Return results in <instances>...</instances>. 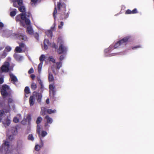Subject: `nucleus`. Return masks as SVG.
I'll list each match as a JSON object with an SVG mask.
<instances>
[{
  "label": "nucleus",
  "instance_id": "obj_1",
  "mask_svg": "<svg viewBox=\"0 0 154 154\" xmlns=\"http://www.w3.org/2000/svg\"><path fill=\"white\" fill-rule=\"evenodd\" d=\"M58 40L59 45L57 51V53L59 54L65 53L67 52V47L65 46L63 41L60 38H59Z\"/></svg>",
  "mask_w": 154,
  "mask_h": 154
},
{
  "label": "nucleus",
  "instance_id": "obj_2",
  "mask_svg": "<svg viewBox=\"0 0 154 154\" xmlns=\"http://www.w3.org/2000/svg\"><path fill=\"white\" fill-rule=\"evenodd\" d=\"M19 46H17L14 50V51L16 53L24 52L28 50V48L26 46L23 42L18 43Z\"/></svg>",
  "mask_w": 154,
  "mask_h": 154
},
{
  "label": "nucleus",
  "instance_id": "obj_3",
  "mask_svg": "<svg viewBox=\"0 0 154 154\" xmlns=\"http://www.w3.org/2000/svg\"><path fill=\"white\" fill-rule=\"evenodd\" d=\"M10 88L9 86L6 85H2V88L1 89V93L2 95L4 97L10 96V94L8 92Z\"/></svg>",
  "mask_w": 154,
  "mask_h": 154
},
{
  "label": "nucleus",
  "instance_id": "obj_4",
  "mask_svg": "<svg viewBox=\"0 0 154 154\" xmlns=\"http://www.w3.org/2000/svg\"><path fill=\"white\" fill-rule=\"evenodd\" d=\"M10 63L8 62H5L1 67V70L3 72H7L9 70Z\"/></svg>",
  "mask_w": 154,
  "mask_h": 154
},
{
  "label": "nucleus",
  "instance_id": "obj_5",
  "mask_svg": "<svg viewBox=\"0 0 154 154\" xmlns=\"http://www.w3.org/2000/svg\"><path fill=\"white\" fill-rule=\"evenodd\" d=\"M15 36L17 39L22 41H26L27 40V36L22 33L16 34Z\"/></svg>",
  "mask_w": 154,
  "mask_h": 154
},
{
  "label": "nucleus",
  "instance_id": "obj_6",
  "mask_svg": "<svg viewBox=\"0 0 154 154\" xmlns=\"http://www.w3.org/2000/svg\"><path fill=\"white\" fill-rule=\"evenodd\" d=\"M10 146V143L8 141L5 140L4 143L2 145L1 149L2 150L7 151L9 149Z\"/></svg>",
  "mask_w": 154,
  "mask_h": 154
},
{
  "label": "nucleus",
  "instance_id": "obj_7",
  "mask_svg": "<svg viewBox=\"0 0 154 154\" xmlns=\"http://www.w3.org/2000/svg\"><path fill=\"white\" fill-rule=\"evenodd\" d=\"M45 119L46 120V122L45 123L44 126L47 129H48L50 127L48 124L52 123L53 121V119L51 118L48 115L46 116L45 118Z\"/></svg>",
  "mask_w": 154,
  "mask_h": 154
},
{
  "label": "nucleus",
  "instance_id": "obj_8",
  "mask_svg": "<svg viewBox=\"0 0 154 154\" xmlns=\"http://www.w3.org/2000/svg\"><path fill=\"white\" fill-rule=\"evenodd\" d=\"M49 88L50 95H52L53 97H54L56 91L55 86L54 84H50L49 85Z\"/></svg>",
  "mask_w": 154,
  "mask_h": 154
},
{
  "label": "nucleus",
  "instance_id": "obj_9",
  "mask_svg": "<svg viewBox=\"0 0 154 154\" xmlns=\"http://www.w3.org/2000/svg\"><path fill=\"white\" fill-rule=\"evenodd\" d=\"M33 95L34 96V97H36L38 102L39 103L41 102V99L42 97V94L40 93L33 92Z\"/></svg>",
  "mask_w": 154,
  "mask_h": 154
},
{
  "label": "nucleus",
  "instance_id": "obj_10",
  "mask_svg": "<svg viewBox=\"0 0 154 154\" xmlns=\"http://www.w3.org/2000/svg\"><path fill=\"white\" fill-rule=\"evenodd\" d=\"M130 38L129 36H127L124 37L121 40L119 41V42L120 43L121 46H124L125 45L127 42Z\"/></svg>",
  "mask_w": 154,
  "mask_h": 154
},
{
  "label": "nucleus",
  "instance_id": "obj_11",
  "mask_svg": "<svg viewBox=\"0 0 154 154\" xmlns=\"http://www.w3.org/2000/svg\"><path fill=\"white\" fill-rule=\"evenodd\" d=\"M11 120L8 118V116L7 118L4 119V121L2 122V124L5 126V127L6 128L7 127L9 126L11 124Z\"/></svg>",
  "mask_w": 154,
  "mask_h": 154
},
{
  "label": "nucleus",
  "instance_id": "obj_12",
  "mask_svg": "<svg viewBox=\"0 0 154 154\" xmlns=\"http://www.w3.org/2000/svg\"><path fill=\"white\" fill-rule=\"evenodd\" d=\"M57 8L59 11L61 8H63L65 10L66 9V5L63 2H58L57 4Z\"/></svg>",
  "mask_w": 154,
  "mask_h": 154
},
{
  "label": "nucleus",
  "instance_id": "obj_13",
  "mask_svg": "<svg viewBox=\"0 0 154 154\" xmlns=\"http://www.w3.org/2000/svg\"><path fill=\"white\" fill-rule=\"evenodd\" d=\"M138 13V12L137 9L135 8L132 11H131L130 9H128L125 11V14H135Z\"/></svg>",
  "mask_w": 154,
  "mask_h": 154
},
{
  "label": "nucleus",
  "instance_id": "obj_14",
  "mask_svg": "<svg viewBox=\"0 0 154 154\" xmlns=\"http://www.w3.org/2000/svg\"><path fill=\"white\" fill-rule=\"evenodd\" d=\"M35 99L34 96H31L29 98V103L30 106H32L35 103Z\"/></svg>",
  "mask_w": 154,
  "mask_h": 154
},
{
  "label": "nucleus",
  "instance_id": "obj_15",
  "mask_svg": "<svg viewBox=\"0 0 154 154\" xmlns=\"http://www.w3.org/2000/svg\"><path fill=\"white\" fill-rule=\"evenodd\" d=\"M26 31L27 33L29 35H32L33 34L34 31L31 25H29L27 26Z\"/></svg>",
  "mask_w": 154,
  "mask_h": 154
},
{
  "label": "nucleus",
  "instance_id": "obj_16",
  "mask_svg": "<svg viewBox=\"0 0 154 154\" xmlns=\"http://www.w3.org/2000/svg\"><path fill=\"white\" fill-rule=\"evenodd\" d=\"M50 45V42L48 39H44V49L46 50L48 48V46Z\"/></svg>",
  "mask_w": 154,
  "mask_h": 154
},
{
  "label": "nucleus",
  "instance_id": "obj_17",
  "mask_svg": "<svg viewBox=\"0 0 154 154\" xmlns=\"http://www.w3.org/2000/svg\"><path fill=\"white\" fill-rule=\"evenodd\" d=\"M54 28V26L51 27V29L48 30L47 31L46 33V35L48 37H50L51 38L53 36V33H52V30H53Z\"/></svg>",
  "mask_w": 154,
  "mask_h": 154
},
{
  "label": "nucleus",
  "instance_id": "obj_18",
  "mask_svg": "<svg viewBox=\"0 0 154 154\" xmlns=\"http://www.w3.org/2000/svg\"><path fill=\"white\" fill-rule=\"evenodd\" d=\"M14 57L17 61H21L23 59L22 56L17 54H14Z\"/></svg>",
  "mask_w": 154,
  "mask_h": 154
},
{
  "label": "nucleus",
  "instance_id": "obj_19",
  "mask_svg": "<svg viewBox=\"0 0 154 154\" xmlns=\"http://www.w3.org/2000/svg\"><path fill=\"white\" fill-rule=\"evenodd\" d=\"M11 108L10 105H8L6 106L3 109V110L4 111L5 113H9L11 111Z\"/></svg>",
  "mask_w": 154,
  "mask_h": 154
},
{
  "label": "nucleus",
  "instance_id": "obj_20",
  "mask_svg": "<svg viewBox=\"0 0 154 154\" xmlns=\"http://www.w3.org/2000/svg\"><path fill=\"white\" fill-rule=\"evenodd\" d=\"M69 13L68 12L66 13L65 12H63L61 14V18L63 19H66L68 18L69 17Z\"/></svg>",
  "mask_w": 154,
  "mask_h": 154
},
{
  "label": "nucleus",
  "instance_id": "obj_21",
  "mask_svg": "<svg viewBox=\"0 0 154 154\" xmlns=\"http://www.w3.org/2000/svg\"><path fill=\"white\" fill-rule=\"evenodd\" d=\"M10 76L11 78V81L14 82H17L18 79L17 77L13 74H10Z\"/></svg>",
  "mask_w": 154,
  "mask_h": 154
},
{
  "label": "nucleus",
  "instance_id": "obj_22",
  "mask_svg": "<svg viewBox=\"0 0 154 154\" xmlns=\"http://www.w3.org/2000/svg\"><path fill=\"white\" fill-rule=\"evenodd\" d=\"M48 79L49 82H53L54 80V78L53 74L48 72Z\"/></svg>",
  "mask_w": 154,
  "mask_h": 154
},
{
  "label": "nucleus",
  "instance_id": "obj_23",
  "mask_svg": "<svg viewBox=\"0 0 154 154\" xmlns=\"http://www.w3.org/2000/svg\"><path fill=\"white\" fill-rule=\"evenodd\" d=\"M47 112L49 114L52 113H54L56 112V109L52 110L51 109H48L47 110Z\"/></svg>",
  "mask_w": 154,
  "mask_h": 154
},
{
  "label": "nucleus",
  "instance_id": "obj_24",
  "mask_svg": "<svg viewBox=\"0 0 154 154\" xmlns=\"http://www.w3.org/2000/svg\"><path fill=\"white\" fill-rule=\"evenodd\" d=\"M17 21L19 20H16ZM20 22L22 23L24 20H25V22L26 23V24L27 25V26L31 25L30 24V20H20Z\"/></svg>",
  "mask_w": 154,
  "mask_h": 154
},
{
  "label": "nucleus",
  "instance_id": "obj_25",
  "mask_svg": "<svg viewBox=\"0 0 154 154\" xmlns=\"http://www.w3.org/2000/svg\"><path fill=\"white\" fill-rule=\"evenodd\" d=\"M56 69H59L62 66V62L61 61L57 62L56 63Z\"/></svg>",
  "mask_w": 154,
  "mask_h": 154
},
{
  "label": "nucleus",
  "instance_id": "obj_26",
  "mask_svg": "<svg viewBox=\"0 0 154 154\" xmlns=\"http://www.w3.org/2000/svg\"><path fill=\"white\" fill-rule=\"evenodd\" d=\"M41 128L40 125H37L36 127V133L38 134L39 135H40V131H41Z\"/></svg>",
  "mask_w": 154,
  "mask_h": 154
},
{
  "label": "nucleus",
  "instance_id": "obj_27",
  "mask_svg": "<svg viewBox=\"0 0 154 154\" xmlns=\"http://www.w3.org/2000/svg\"><path fill=\"white\" fill-rule=\"evenodd\" d=\"M48 60L49 61H51L53 63H56L55 60L54 59L53 56H50L48 57Z\"/></svg>",
  "mask_w": 154,
  "mask_h": 154
},
{
  "label": "nucleus",
  "instance_id": "obj_28",
  "mask_svg": "<svg viewBox=\"0 0 154 154\" xmlns=\"http://www.w3.org/2000/svg\"><path fill=\"white\" fill-rule=\"evenodd\" d=\"M37 87V85L35 83L33 82L32 83L31 88L32 90H35Z\"/></svg>",
  "mask_w": 154,
  "mask_h": 154
},
{
  "label": "nucleus",
  "instance_id": "obj_29",
  "mask_svg": "<svg viewBox=\"0 0 154 154\" xmlns=\"http://www.w3.org/2000/svg\"><path fill=\"white\" fill-rule=\"evenodd\" d=\"M42 120V118L40 117H38L36 120V123L37 125H39L41 123Z\"/></svg>",
  "mask_w": 154,
  "mask_h": 154
},
{
  "label": "nucleus",
  "instance_id": "obj_30",
  "mask_svg": "<svg viewBox=\"0 0 154 154\" xmlns=\"http://www.w3.org/2000/svg\"><path fill=\"white\" fill-rule=\"evenodd\" d=\"M57 10L56 5L55 6L54 10L53 12V15L54 19L56 18V15H57Z\"/></svg>",
  "mask_w": 154,
  "mask_h": 154
},
{
  "label": "nucleus",
  "instance_id": "obj_31",
  "mask_svg": "<svg viewBox=\"0 0 154 154\" xmlns=\"http://www.w3.org/2000/svg\"><path fill=\"white\" fill-rule=\"evenodd\" d=\"M47 134V133L46 131H42L41 134H40V135L39 136V137H40V136H41L42 137H43L46 136Z\"/></svg>",
  "mask_w": 154,
  "mask_h": 154
},
{
  "label": "nucleus",
  "instance_id": "obj_32",
  "mask_svg": "<svg viewBox=\"0 0 154 154\" xmlns=\"http://www.w3.org/2000/svg\"><path fill=\"white\" fill-rule=\"evenodd\" d=\"M26 17L25 19H29L32 18V16L31 13L29 12H26Z\"/></svg>",
  "mask_w": 154,
  "mask_h": 154
},
{
  "label": "nucleus",
  "instance_id": "obj_33",
  "mask_svg": "<svg viewBox=\"0 0 154 154\" xmlns=\"http://www.w3.org/2000/svg\"><path fill=\"white\" fill-rule=\"evenodd\" d=\"M19 10L21 12H24L25 11V8L24 6H21L18 8Z\"/></svg>",
  "mask_w": 154,
  "mask_h": 154
},
{
  "label": "nucleus",
  "instance_id": "obj_34",
  "mask_svg": "<svg viewBox=\"0 0 154 154\" xmlns=\"http://www.w3.org/2000/svg\"><path fill=\"white\" fill-rule=\"evenodd\" d=\"M24 92L26 94H29L30 93L29 88L26 86L25 87L24 89Z\"/></svg>",
  "mask_w": 154,
  "mask_h": 154
},
{
  "label": "nucleus",
  "instance_id": "obj_35",
  "mask_svg": "<svg viewBox=\"0 0 154 154\" xmlns=\"http://www.w3.org/2000/svg\"><path fill=\"white\" fill-rule=\"evenodd\" d=\"M16 14V10L14 9V11H11L10 13V15L11 17H14L15 16Z\"/></svg>",
  "mask_w": 154,
  "mask_h": 154
},
{
  "label": "nucleus",
  "instance_id": "obj_36",
  "mask_svg": "<svg viewBox=\"0 0 154 154\" xmlns=\"http://www.w3.org/2000/svg\"><path fill=\"white\" fill-rule=\"evenodd\" d=\"M11 132L14 135H16L17 133V128H13L11 130Z\"/></svg>",
  "mask_w": 154,
  "mask_h": 154
},
{
  "label": "nucleus",
  "instance_id": "obj_37",
  "mask_svg": "<svg viewBox=\"0 0 154 154\" xmlns=\"http://www.w3.org/2000/svg\"><path fill=\"white\" fill-rule=\"evenodd\" d=\"M5 114V112L3 110H0V117L3 116ZM2 119L0 118V122H1Z\"/></svg>",
  "mask_w": 154,
  "mask_h": 154
},
{
  "label": "nucleus",
  "instance_id": "obj_38",
  "mask_svg": "<svg viewBox=\"0 0 154 154\" xmlns=\"http://www.w3.org/2000/svg\"><path fill=\"white\" fill-rule=\"evenodd\" d=\"M50 45H51V48H53L56 49L57 48V46L54 42L52 43H50Z\"/></svg>",
  "mask_w": 154,
  "mask_h": 154
},
{
  "label": "nucleus",
  "instance_id": "obj_39",
  "mask_svg": "<svg viewBox=\"0 0 154 154\" xmlns=\"http://www.w3.org/2000/svg\"><path fill=\"white\" fill-rule=\"evenodd\" d=\"M45 56L44 54L42 55L39 57V60L41 62H42L44 60Z\"/></svg>",
  "mask_w": 154,
  "mask_h": 154
},
{
  "label": "nucleus",
  "instance_id": "obj_40",
  "mask_svg": "<svg viewBox=\"0 0 154 154\" xmlns=\"http://www.w3.org/2000/svg\"><path fill=\"white\" fill-rule=\"evenodd\" d=\"M28 139L29 140H31L32 141L34 140V137L32 134H29L28 137Z\"/></svg>",
  "mask_w": 154,
  "mask_h": 154
},
{
  "label": "nucleus",
  "instance_id": "obj_41",
  "mask_svg": "<svg viewBox=\"0 0 154 154\" xmlns=\"http://www.w3.org/2000/svg\"><path fill=\"white\" fill-rule=\"evenodd\" d=\"M21 19H26V12L25 13L20 14Z\"/></svg>",
  "mask_w": 154,
  "mask_h": 154
},
{
  "label": "nucleus",
  "instance_id": "obj_42",
  "mask_svg": "<svg viewBox=\"0 0 154 154\" xmlns=\"http://www.w3.org/2000/svg\"><path fill=\"white\" fill-rule=\"evenodd\" d=\"M11 50V47L10 46H8L5 48L4 51H5L8 52L10 51Z\"/></svg>",
  "mask_w": 154,
  "mask_h": 154
},
{
  "label": "nucleus",
  "instance_id": "obj_43",
  "mask_svg": "<svg viewBox=\"0 0 154 154\" xmlns=\"http://www.w3.org/2000/svg\"><path fill=\"white\" fill-rule=\"evenodd\" d=\"M22 144V141L21 140H19L17 141V146L18 147L21 146Z\"/></svg>",
  "mask_w": 154,
  "mask_h": 154
},
{
  "label": "nucleus",
  "instance_id": "obj_44",
  "mask_svg": "<svg viewBox=\"0 0 154 154\" xmlns=\"http://www.w3.org/2000/svg\"><path fill=\"white\" fill-rule=\"evenodd\" d=\"M17 2L18 4L20 6H21L23 4V0H15Z\"/></svg>",
  "mask_w": 154,
  "mask_h": 154
},
{
  "label": "nucleus",
  "instance_id": "obj_45",
  "mask_svg": "<svg viewBox=\"0 0 154 154\" xmlns=\"http://www.w3.org/2000/svg\"><path fill=\"white\" fill-rule=\"evenodd\" d=\"M121 45L119 43V41H118L114 45V48H117L119 46H121Z\"/></svg>",
  "mask_w": 154,
  "mask_h": 154
},
{
  "label": "nucleus",
  "instance_id": "obj_46",
  "mask_svg": "<svg viewBox=\"0 0 154 154\" xmlns=\"http://www.w3.org/2000/svg\"><path fill=\"white\" fill-rule=\"evenodd\" d=\"M42 64H43V63L42 62H41L39 64V65H38V71L39 72L41 70V69H42Z\"/></svg>",
  "mask_w": 154,
  "mask_h": 154
},
{
  "label": "nucleus",
  "instance_id": "obj_47",
  "mask_svg": "<svg viewBox=\"0 0 154 154\" xmlns=\"http://www.w3.org/2000/svg\"><path fill=\"white\" fill-rule=\"evenodd\" d=\"M8 105H10L11 103H12L13 102V100L11 98H9L8 99Z\"/></svg>",
  "mask_w": 154,
  "mask_h": 154
},
{
  "label": "nucleus",
  "instance_id": "obj_48",
  "mask_svg": "<svg viewBox=\"0 0 154 154\" xmlns=\"http://www.w3.org/2000/svg\"><path fill=\"white\" fill-rule=\"evenodd\" d=\"M34 36L37 40H38V39L39 35L37 33H34Z\"/></svg>",
  "mask_w": 154,
  "mask_h": 154
},
{
  "label": "nucleus",
  "instance_id": "obj_49",
  "mask_svg": "<svg viewBox=\"0 0 154 154\" xmlns=\"http://www.w3.org/2000/svg\"><path fill=\"white\" fill-rule=\"evenodd\" d=\"M19 121V119L16 117H14L13 119V122L15 123H17Z\"/></svg>",
  "mask_w": 154,
  "mask_h": 154
},
{
  "label": "nucleus",
  "instance_id": "obj_50",
  "mask_svg": "<svg viewBox=\"0 0 154 154\" xmlns=\"http://www.w3.org/2000/svg\"><path fill=\"white\" fill-rule=\"evenodd\" d=\"M40 146L38 145H36L35 147V149L36 151H38L39 150V149L38 147H39Z\"/></svg>",
  "mask_w": 154,
  "mask_h": 154
},
{
  "label": "nucleus",
  "instance_id": "obj_51",
  "mask_svg": "<svg viewBox=\"0 0 154 154\" xmlns=\"http://www.w3.org/2000/svg\"><path fill=\"white\" fill-rule=\"evenodd\" d=\"M34 72L33 69L32 68H31L29 70L28 72V73L29 74H31L33 73Z\"/></svg>",
  "mask_w": 154,
  "mask_h": 154
},
{
  "label": "nucleus",
  "instance_id": "obj_52",
  "mask_svg": "<svg viewBox=\"0 0 154 154\" xmlns=\"http://www.w3.org/2000/svg\"><path fill=\"white\" fill-rule=\"evenodd\" d=\"M63 25V22L60 23V25H58V27L59 29H61Z\"/></svg>",
  "mask_w": 154,
  "mask_h": 154
},
{
  "label": "nucleus",
  "instance_id": "obj_53",
  "mask_svg": "<svg viewBox=\"0 0 154 154\" xmlns=\"http://www.w3.org/2000/svg\"><path fill=\"white\" fill-rule=\"evenodd\" d=\"M4 82V78L2 77L0 78V84H2Z\"/></svg>",
  "mask_w": 154,
  "mask_h": 154
},
{
  "label": "nucleus",
  "instance_id": "obj_54",
  "mask_svg": "<svg viewBox=\"0 0 154 154\" xmlns=\"http://www.w3.org/2000/svg\"><path fill=\"white\" fill-rule=\"evenodd\" d=\"M41 113L42 115L43 116H44L45 114V110H42L41 111Z\"/></svg>",
  "mask_w": 154,
  "mask_h": 154
},
{
  "label": "nucleus",
  "instance_id": "obj_55",
  "mask_svg": "<svg viewBox=\"0 0 154 154\" xmlns=\"http://www.w3.org/2000/svg\"><path fill=\"white\" fill-rule=\"evenodd\" d=\"M141 47V46L140 45H137L135 46L134 47H132V49L133 50L138 48H140Z\"/></svg>",
  "mask_w": 154,
  "mask_h": 154
},
{
  "label": "nucleus",
  "instance_id": "obj_56",
  "mask_svg": "<svg viewBox=\"0 0 154 154\" xmlns=\"http://www.w3.org/2000/svg\"><path fill=\"white\" fill-rule=\"evenodd\" d=\"M26 119L28 120L29 121L31 120V116L30 114L28 115L26 117Z\"/></svg>",
  "mask_w": 154,
  "mask_h": 154
},
{
  "label": "nucleus",
  "instance_id": "obj_57",
  "mask_svg": "<svg viewBox=\"0 0 154 154\" xmlns=\"http://www.w3.org/2000/svg\"><path fill=\"white\" fill-rule=\"evenodd\" d=\"M64 59V57L63 55H61L59 59L60 61H62Z\"/></svg>",
  "mask_w": 154,
  "mask_h": 154
},
{
  "label": "nucleus",
  "instance_id": "obj_58",
  "mask_svg": "<svg viewBox=\"0 0 154 154\" xmlns=\"http://www.w3.org/2000/svg\"><path fill=\"white\" fill-rule=\"evenodd\" d=\"M13 6L14 7L17 8L18 7L17 5L15 2H14L13 1Z\"/></svg>",
  "mask_w": 154,
  "mask_h": 154
},
{
  "label": "nucleus",
  "instance_id": "obj_59",
  "mask_svg": "<svg viewBox=\"0 0 154 154\" xmlns=\"http://www.w3.org/2000/svg\"><path fill=\"white\" fill-rule=\"evenodd\" d=\"M38 80L39 82V84L40 85L43 84L42 81L40 78L38 79Z\"/></svg>",
  "mask_w": 154,
  "mask_h": 154
},
{
  "label": "nucleus",
  "instance_id": "obj_60",
  "mask_svg": "<svg viewBox=\"0 0 154 154\" xmlns=\"http://www.w3.org/2000/svg\"><path fill=\"white\" fill-rule=\"evenodd\" d=\"M31 2L32 3L35 4L37 2L38 0H31Z\"/></svg>",
  "mask_w": 154,
  "mask_h": 154
},
{
  "label": "nucleus",
  "instance_id": "obj_61",
  "mask_svg": "<svg viewBox=\"0 0 154 154\" xmlns=\"http://www.w3.org/2000/svg\"><path fill=\"white\" fill-rule=\"evenodd\" d=\"M6 55H7V54L5 52V51H4L3 53V54H2V56L5 57L6 56Z\"/></svg>",
  "mask_w": 154,
  "mask_h": 154
},
{
  "label": "nucleus",
  "instance_id": "obj_62",
  "mask_svg": "<svg viewBox=\"0 0 154 154\" xmlns=\"http://www.w3.org/2000/svg\"><path fill=\"white\" fill-rule=\"evenodd\" d=\"M4 25L3 23L1 22H0V28H2L4 27Z\"/></svg>",
  "mask_w": 154,
  "mask_h": 154
},
{
  "label": "nucleus",
  "instance_id": "obj_63",
  "mask_svg": "<svg viewBox=\"0 0 154 154\" xmlns=\"http://www.w3.org/2000/svg\"><path fill=\"white\" fill-rule=\"evenodd\" d=\"M35 76L34 75L32 74L31 75V77L33 80L35 79Z\"/></svg>",
  "mask_w": 154,
  "mask_h": 154
},
{
  "label": "nucleus",
  "instance_id": "obj_64",
  "mask_svg": "<svg viewBox=\"0 0 154 154\" xmlns=\"http://www.w3.org/2000/svg\"><path fill=\"white\" fill-rule=\"evenodd\" d=\"M8 138H9V139H11V140L13 139V136L12 135H10L9 136Z\"/></svg>",
  "mask_w": 154,
  "mask_h": 154
}]
</instances>
